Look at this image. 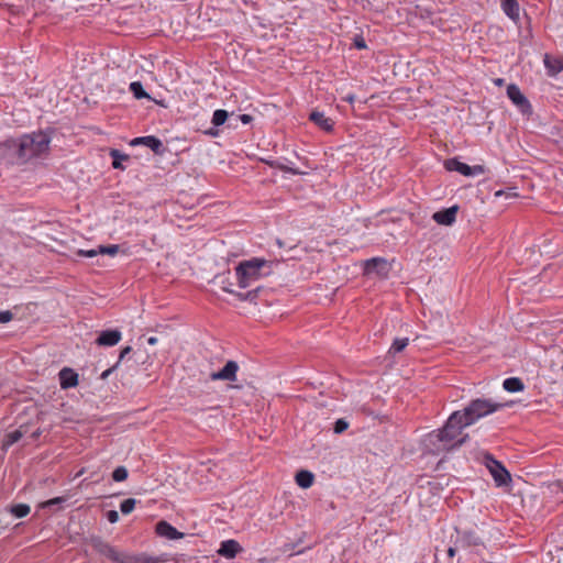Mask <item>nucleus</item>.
<instances>
[{
    "label": "nucleus",
    "instance_id": "obj_1",
    "mask_svg": "<svg viewBox=\"0 0 563 563\" xmlns=\"http://www.w3.org/2000/svg\"><path fill=\"white\" fill-rule=\"evenodd\" d=\"M465 417L462 411H454L448 419L443 428L432 431L428 434L427 441L435 448L437 451H446L460 448L466 442L467 434L457 439L462 430L470 424H465Z\"/></svg>",
    "mask_w": 563,
    "mask_h": 563
},
{
    "label": "nucleus",
    "instance_id": "obj_2",
    "mask_svg": "<svg viewBox=\"0 0 563 563\" xmlns=\"http://www.w3.org/2000/svg\"><path fill=\"white\" fill-rule=\"evenodd\" d=\"M51 137L45 132H37L23 135L19 141L10 140V147L16 150L19 158L26 162L35 156L45 153L48 150Z\"/></svg>",
    "mask_w": 563,
    "mask_h": 563
},
{
    "label": "nucleus",
    "instance_id": "obj_3",
    "mask_svg": "<svg viewBox=\"0 0 563 563\" xmlns=\"http://www.w3.org/2000/svg\"><path fill=\"white\" fill-rule=\"evenodd\" d=\"M505 407V404L493 401L492 399L477 398L473 399L467 407L464 408L462 415L465 417V424H473L481 418Z\"/></svg>",
    "mask_w": 563,
    "mask_h": 563
},
{
    "label": "nucleus",
    "instance_id": "obj_4",
    "mask_svg": "<svg viewBox=\"0 0 563 563\" xmlns=\"http://www.w3.org/2000/svg\"><path fill=\"white\" fill-rule=\"evenodd\" d=\"M266 265L265 260L252 258L241 262L236 268L235 274L240 288H247L258 280L262 276L261 269Z\"/></svg>",
    "mask_w": 563,
    "mask_h": 563
},
{
    "label": "nucleus",
    "instance_id": "obj_5",
    "mask_svg": "<svg viewBox=\"0 0 563 563\" xmlns=\"http://www.w3.org/2000/svg\"><path fill=\"white\" fill-rule=\"evenodd\" d=\"M485 464L498 487L510 485L511 475L499 461L487 454L485 456Z\"/></svg>",
    "mask_w": 563,
    "mask_h": 563
},
{
    "label": "nucleus",
    "instance_id": "obj_6",
    "mask_svg": "<svg viewBox=\"0 0 563 563\" xmlns=\"http://www.w3.org/2000/svg\"><path fill=\"white\" fill-rule=\"evenodd\" d=\"M507 96L523 115L530 117L532 114V106L530 101L517 85L510 84L507 87Z\"/></svg>",
    "mask_w": 563,
    "mask_h": 563
},
{
    "label": "nucleus",
    "instance_id": "obj_7",
    "mask_svg": "<svg viewBox=\"0 0 563 563\" xmlns=\"http://www.w3.org/2000/svg\"><path fill=\"white\" fill-rule=\"evenodd\" d=\"M92 548L100 555H103L113 562L122 563L124 554L119 552L115 548L104 542L100 538L92 540Z\"/></svg>",
    "mask_w": 563,
    "mask_h": 563
},
{
    "label": "nucleus",
    "instance_id": "obj_8",
    "mask_svg": "<svg viewBox=\"0 0 563 563\" xmlns=\"http://www.w3.org/2000/svg\"><path fill=\"white\" fill-rule=\"evenodd\" d=\"M390 265L383 257H373L365 261L364 272L366 275L376 274L386 277L389 274Z\"/></svg>",
    "mask_w": 563,
    "mask_h": 563
},
{
    "label": "nucleus",
    "instance_id": "obj_9",
    "mask_svg": "<svg viewBox=\"0 0 563 563\" xmlns=\"http://www.w3.org/2000/svg\"><path fill=\"white\" fill-rule=\"evenodd\" d=\"M238 371V363L235 361H228L222 369L211 373L210 378L212 380L235 382Z\"/></svg>",
    "mask_w": 563,
    "mask_h": 563
},
{
    "label": "nucleus",
    "instance_id": "obj_10",
    "mask_svg": "<svg viewBox=\"0 0 563 563\" xmlns=\"http://www.w3.org/2000/svg\"><path fill=\"white\" fill-rule=\"evenodd\" d=\"M242 550L238 541L230 539L221 542L217 553L225 559H234Z\"/></svg>",
    "mask_w": 563,
    "mask_h": 563
},
{
    "label": "nucleus",
    "instance_id": "obj_11",
    "mask_svg": "<svg viewBox=\"0 0 563 563\" xmlns=\"http://www.w3.org/2000/svg\"><path fill=\"white\" fill-rule=\"evenodd\" d=\"M457 210H459V207L453 206L448 209L434 212L432 218L438 224L451 225L455 221Z\"/></svg>",
    "mask_w": 563,
    "mask_h": 563
},
{
    "label": "nucleus",
    "instance_id": "obj_12",
    "mask_svg": "<svg viewBox=\"0 0 563 563\" xmlns=\"http://www.w3.org/2000/svg\"><path fill=\"white\" fill-rule=\"evenodd\" d=\"M156 532L158 536L164 537L168 540H177L184 538L183 532H179L175 527H173L165 520L157 522Z\"/></svg>",
    "mask_w": 563,
    "mask_h": 563
},
{
    "label": "nucleus",
    "instance_id": "obj_13",
    "mask_svg": "<svg viewBox=\"0 0 563 563\" xmlns=\"http://www.w3.org/2000/svg\"><path fill=\"white\" fill-rule=\"evenodd\" d=\"M121 332L119 330L102 331L96 340L100 346H113L121 340Z\"/></svg>",
    "mask_w": 563,
    "mask_h": 563
},
{
    "label": "nucleus",
    "instance_id": "obj_14",
    "mask_svg": "<svg viewBox=\"0 0 563 563\" xmlns=\"http://www.w3.org/2000/svg\"><path fill=\"white\" fill-rule=\"evenodd\" d=\"M132 145L143 144L150 147L154 153L159 154L163 151V143L156 136H142L136 137L131 142Z\"/></svg>",
    "mask_w": 563,
    "mask_h": 563
},
{
    "label": "nucleus",
    "instance_id": "obj_15",
    "mask_svg": "<svg viewBox=\"0 0 563 563\" xmlns=\"http://www.w3.org/2000/svg\"><path fill=\"white\" fill-rule=\"evenodd\" d=\"M27 432V427L22 424L18 429L7 433L2 442V449L8 450L12 444L16 443Z\"/></svg>",
    "mask_w": 563,
    "mask_h": 563
},
{
    "label": "nucleus",
    "instance_id": "obj_16",
    "mask_svg": "<svg viewBox=\"0 0 563 563\" xmlns=\"http://www.w3.org/2000/svg\"><path fill=\"white\" fill-rule=\"evenodd\" d=\"M309 119L324 131H331L333 129V121L325 117L323 112L312 111Z\"/></svg>",
    "mask_w": 563,
    "mask_h": 563
},
{
    "label": "nucleus",
    "instance_id": "obj_17",
    "mask_svg": "<svg viewBox=\"0 0 563 563\" xmlns=\"http://www.w3.org/2000/svg\"><path fill=\"white\" fill-rule=\"evenodd\" d=\"M444 166L450 172H457L464 176H470L471 166L457 161L456 158H450L444 162Z\"/></svg>",
    "mask_w": 563,
    "mask_h": 563
},
{
    "label": "nucleus",
    "instance_id": "obj_18",
    "mask_svg": "<svg viewBox=\"0 0 563 563\" xmlns=\"http://www.w3.org/2000/svg\"><path fill=\"white\" fill-rule=\"evenodd\" d=\"M295 481L299 487L307 489L312 486L314 482V475L310 471L300 470L297 472Z\"/></svg>",
    "mask_w": 563,
    "mask_h": 563
},
{
    "label": "nucleus",
    "instance_id": "obj_19",
    "mask_svg": "<svg viewBox=\"0 0 563 563\" xmlns=\"http://www.w3.org/2000/svg\"><path fill=\"white\" fill-rule=\"evenodd\" d=\"M544 65L549 75L554 76L563 70V58H553L547 54L544 56Z\"/></svg>",
    "mask_w": 563,
    "mask_h": 563
},
{
    "label": "nucleus",
    "instance_id": "obj_20",
    "mask_svg": "<svg viewBox=\"0 0 563 563\" xmlns=\"http://www.w3.org/2000/svg\"><path fill=\"white\" fill-rule=\"evenodd\" d=\"M505 13L514 21L519 19V4L517 0H503Z\"/></svg>",
    "mask_w": 563,
    "mask_h": 563
},
{
    "label": "nucleus",
    "instance_id": "obj_21",
    "mask_svg": "<svg viewBox=\"0 0 563 563\" xmlns=\"http://www.w3.org/2000/svg\"><path fill=\"white\" fill-rule=\"evenodd\" d=\"M223 290L229 294L235 295L241 301H254L257 298L261 287H256L246 292H235L234 290H232L229 287H223Z\"/></svg>",
    "mask_w": 563,
    "mask_h": 563
},
{
    "label": "nucleus",
    "instance_id": "obj_22",
    "mask_svg": "<svg viewBox=\"0 0 563 563\" xmlns=\"http://www.w3.org/2000/svg\"><path fill=\"white\" fill-rule=\"evenodd\" d=\"M503 386L509 393L521 391L525 388L522 380L518 377H510L505 379Z\"/></svg>",
    "mask_w": 563,
    "mask_h": 563
},
{
    "label": "nucleus",
    "instance_id": "obj_23",
    "mask_svg": "<svg viewBox=\"0 0 563 563\" xmlns=\"http://www.w3.org/2000/svg\"><path fill=\"white\" fill-rule=\"evenodd\" d=\"M122 563H156L151 556L146 555H125L123 556Z\"/></svg>",
    "mask_w": 563,
    "mask_h": 563
},
{
    "label": "nucleus",
    "instance_id": "obj_24",
    "mask_svg": "<svg viewBox=\"0 0 563 563\" xmlns=\"http://www.w3.org/2000/svg\"><path fill=\"white\" fill-rule=\"evenodd\" d=\"M130 90L136 99L150 98L140 81L131 82Z\"/></svg>",
    "mask_w": 563,
    "mask_h": 563
},
{
    "label": "nucleus",
    "instance_id": "obj_25",
    "mask_svg": "<svg viewBox=\"0 0 563 563\" xmlns=\"http://www.w3.org/2000/svg\"><path fill=\"white\" fill-rule=\"evenodd\" d=\"M408 343H409V340L407 338L395 339V341L393 342L388 353L389 354L400 353V352H402L406 349Z\"/></svg>",
    "mask_w": 563,
    "mask_h": 563
},
{
    "label": "nucleus",
    "instance_id": "obj_26",
    "mask_svg": "<svg viewBox=\"0 0 563 563\" xmlns=\"http://www.w3.org/2000/svg\"><path fill=\"white\" fill-rule=\"evenodd\" d=\"M110 155L113 158L112 166L115 169L123 168L121 162L129 158L126 154H122L118 150H111Z\"/></svg>",
    "mask_w": 563,
    "mask_h": 563
},
{
    "label": "nucleus",
    "instance_id": "obj_27",
    "mask_svg": "<svg viewBox=\"0 0 563 563\" xmlns=\"http://www.w3.org/2000/svg\"><path fill=\"white\" fill-rule=\"evenodd\" d=\"M30 510H31L30 506L26 504H18V505L12 506V508H11V512L16 518H23V517L27 516L30 514Z\"/></svg>",
    "mask_w": 563,
    "mask_h": 563
},
{
    "label": "nucleus",
    "instance_id": "obj_28",
    "mask_svg": "<svg viewBox=\"0 0 563 563\" xmlns=\"http://www.w3.org/2000/svg\"><path fill=\"white\" fill-rule=\"evenodd\" d=\"M60 386L64 389L70 388V367H64L59 372Z\"/></svg>",
    "mask_w": 563,
    "mask_h": 563
},
{
    "label": "nucleus",
    "instance_id": "obj_29",
    "mask_svg": "<svg viewBox=\"0 0 563 563\" xmlns=\"http://www.w3.org/2000/svg\"><path fill=\"white\" fill-rule=\"evenodd\" d=\"M228 119V112L225 110L219 109L213 112L212 123L216 126L222 125Z\"/></svg>",
    "mask_w": 563,
    "mask_h": 563
},
{
    "label": "nucleus",
    "instance_id": "obj_30",
    "mask_svg": "<svg viewBox=\"0 0 563 563\" xmlns=\"http://www.w3.org/2000/svg\"><path fill=\"white\" fill-rule=\"evenodd\" d=\"M135 505H136V499L128 498L121 503L120 510L123 515H129L134 510Z\"/></svg>",
    "mask_w": 563,
    "mask_h": 563
},
{
    "label": "nucleus",
    "instance_id": "obj_31",
    "mask_svg": "<svg viewBox=\"0 0 563 563\" xmlns=\"http://www.w3.org/2000/svg\"><path fill=\"white\" fill-rule=\"evenodd\" d=\"M112 478L115 482H123L128 478V470L124 466H118L113 473Z\"/></svg>",
    "mask_w": 563,
    "mask_h": 563
},
{
    "label": "nucleus",
    "instance_id": "obj_32",
    "mask_svg": "<svg viewBox=\"0 0 563 563\" xmlns=\"http://www.w3.org/2000/svg\"><path fill=\"white\" fill-rule=\"evenodd\" d=\"M67 501L65 496L52 498L41 504L42 508H53L55 506L59 507L63 503Z\"/></svg>",
    "mask_w": 563,
    "mask_h": 563
},
{
    "label": "nucleus",
    "instance_id": "obj_33",
    "mask_svg": "<svg viewBox=\"0 0 563 563\" xmlns=\"http://www.w3.org/2000/svg\"><path fill=\"white\" fill-rule=\"evenodd\" d=\"M100 254H107V255H115L119 252V245H108V246H99Z\"/></svg>",
    "mask_w": 563,
    "mask_h": 563
},
{
    "label": "nucleus",
    "instance_id": "obj_34",
    "mask_svg": "<svg viewBox=\"0 0 563 563\" xmlns=\"http://www.w3.org/2000/svg\"><path fill=\"white\" fill-rule=\"evenodd\" d=\"M347 427H349V423L345 420L339 419L334 423V432L340 434V433L344 432L347 429Z\"/></svg>",
    "mask_w": 563,
    "mask_h": 563
},
{
    "label": "nucleus",
    "instance_id": "obj_35",
    "mask_svg": "<svg viewBox=\"0 0 563 563\" xmlns=\"http://www.w3.org/2000/svg\"><path fill=\"white\" fill-rule=\"evenodd\" d=\"M13 319V313L9 310L0 311V323H8Z\"/></svg>",
    "mask_w": 563,
    "mask_h": 563
},
{
    "label": "nucleus",
    "instance_id": "obj_36",
    "mask_svg": "<svg viewBox=\"0 0 563 563\" xmlns=\"http://www.w3.org/2000/svg\"><path fill=\"white\" fill-rule=\"evenodd\" d=\"M77 254L80 256H86V257H95V256L99 255L100 252H99V249L98 250H89V251L78 250Z\"/></svg>",
    "mask_w": 563,
    "mask_h": 563
},
{
    "label": "nucleus",
    "instance_id": "obj_37",
    "mask_svg": "<svg viewBox=\"0 0 563 563\" xmlns=\"http://www.w3.org/2000/svg\"><path fill=\"white\" fill-rule=\"evenodd\" d=\"M485 173V167L483 165H474L471 166L470 176H476Z\"/></svg>",
    "mask_w": 563,
    "mask_h": 563
},
{
    "label": "nucleus",
    "instance_id": "obj_38",
    "mask_svg": "<svg viewBox=\"0 0 563 563\" xmlns=\"http://www.w3.org/2000/svg\"><path fill=\"white\" fill-rule=\"evenodd\" d=\"M106 516L110 523H115L119 520V514L117 510H109Z\"/></svg>",
    "mask_w": 563,
    "mask_h": 563
},
{
    "label": "nucleus",
    "instance_id": "obj_39",
    "mask_svg": "<svg viewBox=\"0 0 563 563\" xmlns=\"http://www.w3.org/2000/svg\"><path fill=\"white\" fill-rule=\"evenodd\" d=\"M119 366V362H117L112 367L106 369L104 372H102V374L100 375V378L101 379H107L113 371H115Z\"/></svg>",
    "mask_w": 563,
    "mask_h": 563
},
{
    "label": "nucleus",
    "instance_id": "obj_40",
    "mask_svg": "<svg viewBox=\"0 0 563 563\" xmlns=\"http://www.w3.org/2000/svg\"><path fill=\"white\" fill-rule=\"evenodd\" d=\"M354 45L356 48L358 49H363L366 47V44H365V41L363 37L361 36H356L355 40H354Z\"/></svg>",
    "mask_w": 563,
    "mask_h": 563
},
{
    "label": "nucleus",
    "instance_id": "obj_41",
    "mask_svg": "<svg viewBox=\"0 0 563 563\" xmlns=\"http://www.w3.org/2000/svg\"><path fill=\"white\" fill-rule=\"evenodd\" d=\"M131 346L124 347L120 353L118 362L120 363L125 357V355H128L131 352Z\"/></svg>",
    "mask_w": 563,
    "mask_h": 563
},
{
    "label": "nucleus",
    "instance_id": "obj_42",
    "mask_svg": "<svg viewBox=\"0 0 563 563\" xmlns=\"http://www.w3.org/2000/svg\"><path fill=\"white\" fill-rule=\"evenodd\" d=\"M240 120H241L244 124H247V123L252 122L253 117H252V115H250V114H241V115H240Z\"/></svg>",
    "mask_w": 563,
    "mask_h": 563
},
{
    "label": "nucleus",
    "instance_id": "obj_43",
    "mask_svg": "<svg viewBox=\"0 0 563 563\" xmlns=\"http://www.w3.org/2000/svg\"><path fill=\"white\" fill-rule=\"evenodd\" d=\"M457 549H459L457 547H450V548L448 549V555H449L450 558H453V556L455 555V553H456Z\"/></svg>",
    "mask_w": 563,
    "mask_h": 563
},
{
    "label": "nucleus",
    "instance_id": "obj_44",
    "mask_svg": "<svg viewBox=\"0 0 563 563\" xmlns=\"http://www.w3.org/2000/svg\"><path fill=\"white\" fill-rule=\"evenodd\" d=\"M78 385V374L73 371V388Z\"/></svg>",
    "mask_w": 563,
    "mask_h": 563
},
{
    "label": "nucleus",
    "instance_id": "obj_45",
    "mask_svg": "<svg viewBox=\"0 0 563 563\" xmlns=\"http://www.w3.org/2000/svg\"><path fill=\"white\" fill-rule=\"evenodd\" d=\"M343 100L347 101L349 103H353L355 100V96L352 93L347 95L346 97L343 98Z\"/></svg>",
    "mask_w": 563,
    "mask_h": 563
},
{
    "label": "nucleus",
    "instance_id": "obj_46",
    "mask_svg": "<svg viewBox=\"0 0 563 563\" xmlns=\"http://www.w3.org/2000/svg\"><path fill=\"white\" fill-rule=\"evenodd\" d=\"M147 343L151 344V345H154L157 343V338L155 336H151L147 339Z\"/></svg>",
    "mask_w": 563,
    "mask_h": 563
},
{
    "label": "nucleus",
    "instance_id": "obj_47",
    "mask_svg": "<svg viewBox=\"0 0 563 563\" xmlns=\"http://www.w3.org/2000/svg\"><path fill=\"white\" fill-rule=\"evenodd\" d=\"M284 170L289 172L291 174H298V172L292 168H284Z\"/></svg>",
    "mask_w": 563,
    "mask_h": 563
},
{
    "label": "nucleus",
    "instance_id": "obj_48",
    "mask_svg": "<svg viewBox=\"0 0 563 563\" xmlns=\"http://www.w3.org/2000/svg\"><path fill=\"white\" fill-rule=\"evenodd\" d=\"M501 195H504V191H503V190H498V191H496V194H495V196H496V197L501 196Z\"/></svg>",
    "mask_w": 563,
    "mask_h": 563
},
{
    "label": "nucleus",
    "instance_id": "obj_49",
    "mask_svg": "<svg viewBox=\"0 0 563 563\" xmlns=\"http://www.w3.org/2000/svg\"><path fill=\"white\" fill-rule=\"evenodd\" d=\"M496 82H497V85H501L503 79H498Z\"/></svg>",
    "mask_w": 563,
    "mask_h": 563
},
{
    "label": "nucleus",
    "instance_id": "obj_50",
    "mask_svg": "<svg viewBox=\"0 0 563 563\" xmlns=\"http://www.w3.org/2000/svg\"><path fill=\"white\" fill-rule=\"evenodd\" d=\"M82 474V471L78 472L76 476H80Z\"/></svg>",
    "mask_w": 563,
    "mask_h": 563
}]
</instances>
